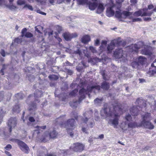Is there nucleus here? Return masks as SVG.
Here are the masks:
<instances>
[{
	"instance_id": "nucleus-1",
	"label": "nucleus",
	"mask_w": 156,
	"mask_h": 156,
	"mask_svg": "<svg viewBox=\"0 0 156 156\" xmlns=\"http://www.w3.org/2000/svg\"><path fill=\"white\" fill-rule=\"evenodd\" d=\"M118 108L120 109L118 105L109 108L105 104L104 108L101 111V115L105 116L106 118H108V123L115 128L117 127L119 123V115L117 112Z\"/></svg>"
},
{
	"instance_id": "nucleus-2",
	"label": "nucleus",
	"mask_w": 156,
	"mask_h": 156,
	"mask_svg": "<svg viewBox=\"0 0 156 156\" xmlns=\"http://www.w3.org/2000/svg\"><path fill=\"white\" fill-rule=\"evenodd\" d=\"M100 89V86L98 85L88 86L87 90H85L83 88H82L79 92L80 96L79 101L70 102V106L72 107H76L78 104L80 103L81 101L84 98L86 94L93 91L94 93H96L97 91H98Z\"/></svg>"
},
{
	"instance_id": "nucleus-3",
	"label": "nucleus",
	"mask_w": 156,
	"mask_h": 156,
	"mask_svg": "<svg viewBox=\"0 0 156 156\" xmlns=\"http://www.w3.org/2000/svg\"><path fill=\"white\" fill-rule=\"evenodd\" d=\"M92 113L91 111L88 112L84 114V118H82L80 116H77V117H75L76 119L79 121L81 120L80 125H81L82 123H87L88 126L92 128L94 125V122L93 118L91 117Z\"/></svg>"
},
{
	"instance_id": "nucleus-4",
	"label": "nucleus",
	"mask_w": 156,
	"mask_h": 156,
	"mask_svg": "<svg viewBox=\"0 0 156 156\" xmlns=\"http://www.w3.org/2000/svg\"><path fill=\"white\" fill-rule=\"evenodd\" d=\"M150 115V114L148 113H145L142 115L143 120L140 126H143L149 129H153L154 126L148 121L151 119Z\"/></svg>"
},
{
	"instance_id": "nucleus-5",
	"label": "nucleus",
	"mask_w": 156,
	"mask_h": 156,
	"mask_svg": "<svg viewBox=\"0 0 156 156\" xmlns=\"http://www.w3.org/2000/svg\"><path fill=\"white\" fill-rule=\"evenodd\" d=\"M75 121L73 119H71L68 120L66 124L65 123L64 124H61L62 127H64L66 128V129L68 133L70 134V136L72 137L73 136V133L72 132H70L73 128L75 126Z\"/></svg>"
},
{
	"instance_id": "nucleus-6",
	"label": "nucleus",
	"mask_w": 156,
	"mask_h": 156,
	"mask_svg": "<svg viewBox=\"0 0 156 156\" xmlns=\"http://www.w3.org/2000/svg\"><path fill=\"white\" fill-rule=\"evenodd\" d=\"M40 132L39 130H35L33 136H34L35 134L37 135V136L38 138L41 141L46 142L49 140L50 137L49 136V133L47 132L44 133L41 136L39 135Z\"/></svg>"
},
{
	"instance_id": "nucleus-7",
	"label": "nucleus",
	"mask_w": 156,
	"mask_h": 156,
	"mask_svg": "<svg viewBox=\"0 0 156 156\" xmlns=\"http://www.w3.org/2000/svg\"><path fill=\"white\" fill-rule=\"evenodd\" d=\"M122 49H116L114 52L115 57L117 58H119L122 57L125 58L126 56V55L124 53Z\"/></svg>"
},
{
	"instance_id": "nucleus-8",
	"label": "nucleus",
	"mask_w": 156,
	"mask_h": 156,
	"mask_svg": "<svg viewBox=\"0 0 156 156\" xmlns=\"http://www.w3.org/2000/svg\"><path fill=\"white\" fill-rule=\"evenodd\" d=\"M77 36L76 33L70 34L68 32H66L62 34V36L66 41H70L72 38L76 37Z\"/></svg>"
},
{
	"instance_id": "nucleus-9",
	"label": "nucleus",
	"mask_w": 156,
	"mask_h": 156,
	"mask_svg": "<svg viewBox=\"0 0 156 156\" xmlns=\"http://www.w3.org/2000/svg\"><path fill=\"white\" fill-rule=\"evenodd\" d=\"M138 126L136 123L135 122H127V123H121V127L122 129L126 130L128 128H133L136 126Z\"/></svg>"
},
{
	"instance_id": "nucleus-10",
	"label": "nucleus",
	"mask_w": 156,
	"mask_h": 156,
	"mask_svg": "<svg viewBox=\"0 0 156 156\" xmlns=\"http://www.w3.org/2000/svg\"><path fill=\"white\" fill-rule=\"evenodd\" d=\"M17 123V120L16 118H11L9 120L8 126L9 127V131L11 132L12 128H14Z\"/></svg>"
},
{
	"instance_id": "nucleus-11",
	"label": "nucleus",
	"mask_w": 156,
	"mask_h": 156,
	"mask_svg": "<svg viewBox=\"0 0 156 156\" xmlns=\"http://www.w3.org/2000/svg\"><path fill=\"white\" fill-rule=\"evenodd\" d=\"M119 43V42H118L117 40H114L112 41L107 46V49L108 52L109 53H111L112 50L115 48V44Z\"/></svg>"
},
{
	"instance_id": "nucleus-12",
	"label": "nucleus",
	"mask_w": 156,
	"mask_h": 156,
	"mask_svg": "<svg viewBox=\"0 0 156 156\" xmlns=\"http://www.w3.org/2000/svg\"><path fill=\"white\" fill-rule=\"evenodd\" d=\"M142 44L143 43L141 42L138 43V44H132L128 48H129V51L130 52L136 51L140 48V45Z\"/></svg>"
},
{
	"instance_id": "nucleus-13",
	"label": "nucleus",
	"mask_w": 156,
	"mask_h": 156,
	"mask_svg": "<svg viewBox=\"0 0 156 156\" xmlns=\"http://www.w3.org/2000/svg\"><path fill=\"white\" fill-rule=\"evenodd\" d=\"M143 49L141 51V53L143 55H150L151 54V52L150 51L151 48L146 45H144Z\"/></svg>"
},
{
	"instance_id": "nucleus-14",
	"label": "nucleus",
	"mask_w": 156,
	"mask_h": 156,
	"mask_svg": "<svg viewBox=\"0 0 156 156\" xmlns=\"http://www.w3.org/2000/svg\"><path fill=\"white\" fill-rule=\"evenodd\" d=\"M73 145L74 150L76 151L80 152L83 149L84 146L82 144L77 143L74 144Z\"/></svg>"
},
{
	"instance_id": "nucleus-15",
	"label": "nucleus",
	"mask_w": 156,
	"mask_h": 156,
	"mask_svg": "<svg viewBox=\"0 0 156 156\" xmlns=\"http://www.w3.org/2000/svg\"><path fill=\"white\" fill-rule=\"evenodd\" d=\"M115 7L114 5H112L111 7H108L106 10V15L109 17L113 16L114 14V8Z\"/></svg>"
},
{
	"instance_id": "nucleus-16",
	"label": "nucleus",
	"mask_w": 156,
	"mask_h": 156,
	"mask_svg": "<svg viewBox=\"0 0 156 156\" xmlns=\"http://www.w3.org/2000/svg\"><path fill=\"white\" fill-rule=\"evenodd\" d=\"M136 59V61H137L140 64L143 65L145 64L147 62V58L144 56H140Z\"/></svg>"
},
{
	"instance_id": "nucleus-17",
	"label": "nucleus",
	"mask_w": 156,
	"mask_h": 156,
	"mask_svg": "<svg viewBox=\"0 0 156 156\" xmlns=\"http://www.w3.org/2000/svg\"><path fill=\"white\" fill-rule=\"evenodd\" d=\"M88 5L89 9L91 10H94L97 7L98 3L97 1L93 2H89Z\"/></svg>"
},
{
	"instance_id": "nucleus-18",
	"label": "nucleus",
	"mask_w": 156,
	"mask_h": 156,
	"mask_svg": "<svg viewBox=\"0 0 156 156\" xmlns=\"http://www.w3.org/2000/svg\"><path fill=\"white\" fill-rule=\"evenodd\" d=\"M130 111L133 116H137L138 114V110L136 106H133L131 108Z\"/></svg>"
},
{
	"instance_id": "nucleus-19",
	"label": "nucleus",
	"mask_w": 156,
	"mask_h": 156,
	"mask_svg": "<svg viewBox=\"0 0 156 156\" xmlns=\"http://www.w3.org/2000/svg\"><path fill=\"white\" fill-rule=\"evenodd\" d=\"M136 104L138 105L137 106H139L141 108L144 107H145L146 106V104L145 103L144 101L140 99H138L136 100Z\"/></svg>"
},
{
	"instance_id": "nucleus-20",
	"label": "nucleus",
	"mask_w": 156,
	"mask_h": 156,
	"mask_svg": "<svg viewBox=\"0 0 156 156\" xmlns=\"http://www.w3.org/2000/svg\"><path fill=\"white\" fill-rule=\"evenodd\" d=\"M90 37L87 35H85L83 36L81 39V41L84 44L88 43L90 41Z\"/></svg>"
},
{
	"instance_id": "nucleus-21",
	"label": "nucleus",
	"mask_w": 156,
	"mask_h": 156,
	"mask_svg": "<svg viewBox=\"0 0 156 156\" xmlns=\"http://www.w3.org/2000/svg\"><path fill=\"white\" fill-rule=\"evenodd\" d=\"M105 9V7L104 5L102 3H100L98 7L97 10V12L100 14L103 12Z\"/></svg>"
},
{
	"instance_id": "nucleus-22",
	"label": "nucleus",
	"mask_w": 156,
	"mask_h": 156,
	"mask_svg": "<svg viewBox=\"0 0 156 156\" xmlns=\"http://www.w3.org/2000/svg\"><path fill=\"white\" fill-rule=\"evenodd\" d=\"M132 12L126 11H123L122 12V18H126L132 15Z\"/></svg>"
},
{
	"instance_id": "nucleus-23",
	"label": "nucleus",
	"mask_w": 156,
	"mask_h": 156,
	"mask_svg": "<svg viewBox=\"0 0 156 156\" xmlns=\"http://www.w3.org/2000/svg\"><path fill=\"white\" fill-rule=\"evenodd\" d=\"M57 135V133L55 130H53L50 133H49V136L50 138L54 139L55 138Z\"/></svg>"
},
{
	"instance_id": "nucleus-24",
	"label": "nucleus",
	"mask_w": 156,
	"mask_h": 156,
	"mask_svg": "<svg viewBox=\"0 0 156 156\" xmlns=\"http://www.w3.org/2000/svg\"><path fill=\"white\" fill-rule=\"evenodd\" d=\"M109 84L106 82H104L101 85V88L103 89L108 90L109 88Z\"/></svg>"
},
{
	"instance_id": "nucleus-25",
	"label": "nucleus",
	"mask_w": 156,
	"mask_h": 156,
	"mask_svg": "<svg viewBox=\"0 0 156 156\" xmlns=\"http://www.w3.org/2000/svg\"><path fill=\"white\" fill-rule=\"evenodd\" d=\"M20 149L25 153H27L29 150V147L25 144V145H23L22 147H20Z\"/></svg>"
},
{
	"instance_id": "nucleus-26",
	"label": "nucleus",
	"mask_w": 156,
	"mask_h": 156,
	"mask_svg": "<svg viewBox=\"0 0 156 156\" xmlns=\"http://www.w3.org/2000/svg\"><path fill=\"white\" fill-rule=\"evenodd\" d=\"M131 65L133 68H136L138 67L139 64L138 61H136V59L131 63Z\"/></svg>"
},
{
	"instance_id": "nucleus-27",
	"label": "nucleus",
	"mask_w": 156,
	"mask_h": 156,
	"mask_svg": "<svg viewBox=\"0 0 156 156\" xmlns=\"http://www.w3.org/2000/svg\"><path fill=\"white\" fill-rule=\"evenodd\" d=\"M15 142L18 144L20 148L25 145V143L18 140H16Z\"/></svg>"
},
{
	"instance_id": "nucleus-28",
	"label": "nucleus",
	"mask_w": 156,
	"mask_h": 156,
	"mask_svg": "<svg viewBox=\"0 0 156 156\" xmlns=\"http://www.w3.org/2000/svg\"><path fill=\"white\" fill-rule=\"evenodd\" d=\"M115 16L116 17L119 18H122V12L121 13L119 11H116Z\"/></svg>"
},
{
	"instance_id": "nucleus-29",
	"label": "nucleus",
	"mask_w": 156,
	"mask_h": 156,
	"mask_svg": "<svg viewBox=\"0 0 156 156\" xmlns=\"http://www.w3.org/2000/svg\"><path fill=\"white\" fill-rule=\"evenodd\" d=\"M102 100L103 99L102 98L99 99L98 98H97L94 100V102L95 104L98 105L101 103Z\"/></svg>"
},
{
	"instance_id": "nucleus-30",
	"label": "nucleus",
	"mask_w": 156,
	"mask_h": 156,
	"mask_svg": "<svg viewBox=\"0 0 156 156\" xmlns=\"http://www.w3.org/2000/svg\"><path fill=\"white\" fill-rule=\"evenodd\" d=\"M88 0H77L78 3L80 5H84L87 3Z\"/></svg>"
},
{
	"instance_id": "nucleus-31",
	"label": "nucleus",
	"mask_w": 156,
	"mask_h": 156,
	"mask_svg": "<svg viewBox=\"0 0 156 156\" xmlns=\"http://www.w3.org/2000/svg\"><path fill=\"white\" fill-rule=\"evenodd\" d=\"M42 93L38 90L36 91V92L34 94V97H41Z\"/></svg>"
},
{
	"instance_id": "nucleus-32",
	"label": "nucleus",
	"mask_w": 156,
	"mask_h": 156,
	"mask_svg": "<svg viewBox=\"0 0 156 156\" xmlns=\"http://www.w3.org/2000/svg\"><path fill=\"white\" fill-rule=\"evenodd\" d=\"M142 14V12L141 10H139L138 11H136L134 12L133 15L135 16H141Z\"/></svg>"
},
{
	"instance_id": "nucleus-33",
	"label": "nucleus",
	"mask_w": 156,
	"mask_h": 156,
	"mask_svg": "<svg viewBox=\"0 0 156 156\" xmlns=\"http://www.w3.org/2000/svg\"><path fill=\"white\" fill-rule=\"evenodd\" d=\"M125 119L128 122H130L131 121H132V118L131 117V115L129 114H128L126 115Z\"/></svg>"
},
{
	"instance_id": "nucleus-34",
	"label": "nucleus",
	"mask_w": 156,
	"mask_h": 156,
	"mask_svg": "<svg viewBox=\"0 0 156 156\" xmlns=\"http://www.w3.org/2000/svg\"><path fill=\"white\" fill-rule=\"evenodd\" d=\"M50 3L52 4L55 3L60 4L61 3V0H49Z\"/></svg>"
},
{
	"instance_id": "nucleus-35",
	"label": "nucleus",
	"mask_w": 156,
	"mask_h": 156,
	"mask_svg": "<svg viewBox=\"0 0 156 156\" xmlns=\"http://www.w3.org/2000/svg\"><path fill=\"white\" fill-rule=\"evenodd\" d=\"M152 12H144L141 15V16H151Z\"/></svg>"
},
{
	"instance_id": "nucleus-36",
	"label": "nucleus",
	"mask_w": 156,
	"mask_h": 156,
	"mask_svg": "<svg viewBox=\"0 0 156 156\" xmlns=\"http://www.w3.org/2000/svg\"><path fill=\"white\" fill-rule=\"evenodd\" d=\"M25 3V2L24 0H18L17 2V4L19 5H24Z\"/></svg>"
},
{
	"instance_id": "nucleus-37",
	"label": "nucleus",
	"mask_w": 156,
	"mask_h": 156,
	"mask_svg": "<svg viewBox=\"0 0 156 156\" xmlns=\"http://www.w3.org/2000/svg\"><path fill=\"white\" fill-rule=\"evenodd\" d=\"M35 30L38 33H41V32L40 31V30H39V29H42L43 27L41 26H38L37 27H36L35 28Z\"/></svg>"
},
{
	"instance_id": "nucleus-38",
	"label": "nucleus",
	"mask_w": 156,
	"mask_h": 156,
	"mask_svg": "<svg viewBox=\"0 0 156 156\" xmlns=\"http://www.w3.org/2000/svg\"><path fill=\"white\" fill-rule=\"evenodd\" d=\"M27 8L28 9L32 11L33 10V8L32 6L28 4H26L25 5L24 8Z\"/></svg>"
},
{
	"instance_id": "nucleus-39",
	"label": "nucleus",
	"mask_w": 156,
	"mask_h": 156,
	"mask_svg": "<svg viewBox=\"0 0 156 156\" xmlns=\"http://www.w3.org/2000/svg\"><path fill=\"white\" fill-rule=\"evenodd\" d=\"M24 36L30 38L32 37L33 34L30 32H27L25 34Z\"/></svg>"
},
{
	"instance_id": "nucleus-40",
	"label": "nucleus",
	"mask_w": 156,
	"mask_h": 156,
	"mask_svg": "<svg viewBox=\"0 0 156 156\" xmlns=\"http://www.w3.org/2000/svg\"><path fill=\"white\" fill-rule=\"evenodd\" d=\"M49 78L51 79H57L58 78L57 76H56L55 75H50L49 76Z\"/></svg>"
},
{
	"instance_id": "nucleus-41",
	"label": "nucleus",
	"mask_w": 156,
	"mask_h": 156,
	"mask_svg": "<svg viewBox=\"0 0 156 156\" xmlns=\"http://www.w3.org/2000/svg\"><path fill=\"white\" fill-rule=\"evenodd\" d=\"M36 108V105L34 103L32 104L30 106L29 110H33L34 109Z\"/></svg>"
},
{
	"instance_id": "nucleus-42",
	"label": "nucleus",
	"mask_w": 156,
	"mask_h": 156,
	"mask_svg": "<svg viewBox=\"0 0 156 156\" xmlns=\"http://www.w3.org/2000/svg\"><path fill=\"white\" fill-rule=\"evenodd\" d=\"M107 44V41H106L103 40L102 41L101 47L102 48L104 46H105Z\"/></svg>"
},
{
	"instance_id": "nucleus-43",
	"label": "nucleus",
	"mask_w": 156,
	"mask_h": 156,
	"mask_svg": "<svg viewBox=\"0 0 156 156\" xmlns=\"http://www.w3.org/2000/svg\"><path fill=\"white\" fill-rule=\"evenodd\" d=\"M27 30V29L26 28H23L21 31V33H22V35L21 36L22 37H23L24 36V35H25V33L26 32V31Z\"/></svg>"
},
{
	"instance_id": "nucleus-44",
	"label": "nucleus",
	"mask_w": 156,
	"mask_h": 156,
	"mask_svg": "<svg viewBox=\"0 0 156 156\" xmlns=\"http://www.w3.org/2000/svg\"><path fill=\"white\" fill-rule=\"evenodd\" d=\"M90 49L93 53H96L97 52L95 48L93 47H90Z\"/></svg>"
},
{
	"instance_id": "nucleus-45",
	"label": "nucleus",
	"mask_w": 156,
	"mask_h": 156,
	"mask_svg": "<svg viewBox=\"0 0 156 156\" xmlns=\"http://www.w3.org/2000/svg\"><path fill=\"white\" fill-rule=\"evenodd\" d=\"M78 92V89H75L73 91H72L71 93H70V94L71 95L74 96Z\"/></svg>"
},
{
	"instance_id": "nucleus-46",
	"label": "nucleus",
	"mask_w": 156,
	"mask_h": 156,
	"mask_svg": "<svg viewBox=\"0 0 156 156\" xmlns=\"http://www.w3.org/2000/svg\"><path fill=\"white\" fill-rule=\"evenodd\" d=\"M19 107L18 106H16L15 107H13V110L15 112H19V110H18Z\"/></svg>"
},
{
	"instance_id": "nucleus-47",
	"label": "nucleus",
	"mask_w": 156,
	"mask_h": 156,
	"mask_svg": "<svg viewBox=\"0 0 156 156\" xmlns=\"http://www.w3.org/2000/svg\"><path fill=\"white\" fill-rule=\"evenodd\" d=\"M36 128L39 129V130H40L41 129H45L46 128V126H36Z\"/></svg>"
},
{
	"instance_id": "nucleus-48",
	"label": "nucleus",
	"mask_w": 156,
	"mask_h": 156,
	"mask_svg": "<svg viewBox=\"0 0 156 156\" xmlns=\"http://www.w3.org/2000/svg\"><path fill=\"white\" fill-rule=\"evenodd\" d=\"M5 149L8 151L9 150L12 148V146L10 144H8L5 147Z\"/></svg>"
},
{
	"instance_id": "nucleus-49",
	"label": "nucleus",
	"mask_w": 156,
	"mask_h": 156,
	"mask_svg": "<svg viewBox=\"0 0 156 156\" xmlns=\"http://www.w3.org/2000/svg\"><path fill=\"white\" fill-rule=\"evenodd\" d=\"M4 98L3 92H0V101H2Z\"/></svg>"
},
{
	"instance_id": "nucleus-50",
	"label": "nucleus",
	"mask_w": 156,
	"mask_h": 156,
	"mask_svg": "<svg viewBox=\"0 0 156 156\" xmlns=\"http://www.w3.org/2000/svg\"><path fill=\"white\" fill-rule=\"evenodd\" d=\"M37 1L40 2L41 4H43L46 2V0H36Z\"/></svg>"
},
{
	"instance_id": "nucleus-51",
	"label": "nucleus",
	"mask_w": 156,
	"mask_h": 156,
	"mask_svg": "<svg viewBox=\"0 0 156 156\" xmlns=\"http://www.w3.org/2000/svg\"><path fill=\"white\" fill-rule=\"evenodd\" d=\"M0 53L1 54V55H2V56H3V57H5V51L3 50L2 49L1 51H0Z\"/></svg>"
},
{
	"instance_id": "nucleus-52",
	"label": "nucleus",
	"mask_w": 156,
	"mask_h": 156,
	"mask_svg": "<svg viewBox=\"0 0 156 156\" xmlns=\"http://www.w3.org/2000/svg\"><path fill=\"white\" fill-rule=\"evenodd\" d=\"M141 20V19L140 18H137L136 19H133V21L135 22L136 21H140Z\"/></svg>"
},
{
	"instance_id": "nucleus-53",
	"label": "nucleus",
	"mask_w": 156,
	"mask_h": 156,
	"mask_svg": "<svg viewBox=\"0 0 156 156\" xmlns=\"http://www.w3.org/2000/svg\"><path fill=\"white\" fill-rule=\"evenodd\" d=\"M15 42L17 43H21V40L19 38H16L15 40Z\"/></svg>"
},
{
	"instance_id": "nucleus-54",
	"label": "nucleus",
	"mask_w": 156,
	"mask_h": 156,
	"mask_svg": "<svg viewBox=\"0 0 156 156\" xmlns=\"http://www.w3.org/2000/svg\"><path fill=\"white\" fill-rule=\"evenodd\" d=\"M83 53L85 56H88V54H87V48H86L85 49L83 50Z\"/></svg>"
},
{
	"instance_id": "nucleus-55",
	"label": "nucleus",
	"mask_w": 156,
	"mask_h": 156,
	"mask_svg": "<svg viewBox=\"0 0 156 156\" xmlns=\"http://www.w3.org/2000/svg\"><path fill=\"white\" fill-rule=\"evenodd\" d=\"M154 8V6L152 5H148L147 9L150 10Z\"/></svg>"
},
{
	"instance_id": "nucleus-56",
	"label": "nucleus",
	"mask_w": 156,
	"mask_h": 156,
	"mask_svg": "<svg viewBox=\"0 0 156 156\" xmlns=\"http://www.w3.org/2000/svg\"><path fill=\"white\" fill-rule=\"evenodd\" d=\"M151 66L156 67V59L151 64Z\"/></svg>"
},
{
	"instance_id": "nucleus-57",
	"label": "nucleus",
	"mask_w": 156,
	"mask_h": 156,
	"mask_svg": "<svg viewBox=\"0 0 156 156\" xmlns=\"http://www.w3.org/2000/svg\"><path fill=\"white\" fill-rule=\"evenodd\" d=\"M130 2L133 5L135 4L137 2V0H130Z\"/></svg>"
},
{
	"instance_id": "nucleus-58",
	"label": "nucleus",
	"mask_w": 156,
	"mask_h": 156,
	"mask_svg": "<svg viewBox=\"0 0 156 156\" xmlns=\"http://www.w3.org/2000/svg\"><path fill=\"white\" fill-rule=\"evenodd\" d=\"M29 120L30 121L32 122H34L35 121V120H34V118L31 117H30L29 118Z\"/></svg>"
},
{
	"instance_id": "nucleus-59",
	"label": "nucleus",
	"mask_w": 156,
	"mask_h": 156,
	"mask_svg": "<svg viewBox=\"0 0 156 156\" xmlns=\"http://www.w3.org/2000/svg\"><path fill=\"white\" fill-rule=\"evenodd\" d=\"M75 53L76 54H78L80 56L81 55V53L79 49L77 50V51H75Z\"/></svg>"
},
{
	"instance_id": "nucleus-60",
	"label": "nucleus",
	"mask_w": 156,
	"mask_h": 156,
	"mask_svg": "<svg viewBox=\"0 0 156 156\" xmlns=\"http://www.w3.org/2000/svg\"><path fill=\"white\" fill-rule=\"evenodd\" d=\"M9 8L12 9H15L16 8V7L15 5H12L10 6Z\"/></svg>"
},
{
	"instance_id": "nucleus-61",
	"label": "nucleus",
	"mask_w": 156,
	"mask_h": 156,
	"mask_svg": "<svg viewBox=\"0 0 156 156\" xmlns=\"http://www.w3.org/2000/svg\"><path fill=\"white\" fill-rule=\"evenodd\" d=\"M67 72L68 73L69 75H71L73 73V71L71 70H68Z\"/></svg>"
},
{
	"instance_id": "nucleus-62",
	"label": "nucleus",
	"mask_w": 156,
	"mask_h": 156,
	"mask_svg": "<svg viewBox=\"0 0 156 156\" xmlns=\"http://www.w3.org/2000/svg\"><path fill=\"white\" fill-rule=\"evenodd\" d=\"M144 20L145 21H150L151 20V18L150 17H146L144 18Z\"/></svg>"
},
{
	"instance_id": "nucleus-63",
	"label": "nucleus",
	"mask_w": 156,
	"mask_h": 156,
	"mask_svg": "<svg viewBox=\"0 0 156 156\" xmlns=\"http://www.w3.org/2000/svg\"><path fill=\"white\" fill-rule=\"evenodd\" d=\"M99 43V41L98 39H97L95 41V45H98Z\"/></svg>"
},
{
	"instance_id": "nucleus-64",
	"label": "nucleus",
	"mask_w": 156,
	"mask_h": 156,
	"mask_svg": "<svg viewBox=\"0 0 156 156\" xmlns=\"http://www.w3.org/2000/svg\"><path fill=\"white\" fill-rule=\"evenodd\" d=\"M5 153L6 154L8 155V156H12L11 154H10L9 152L5 151Z\"/></svg>"
}]
</instances>
